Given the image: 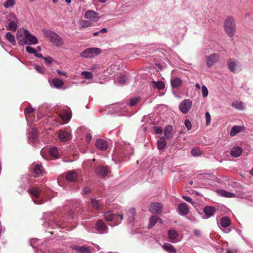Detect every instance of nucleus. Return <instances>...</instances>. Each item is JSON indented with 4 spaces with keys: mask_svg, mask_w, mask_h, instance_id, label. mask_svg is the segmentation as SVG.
<instances>
[{
    "mask_svg": "<svg viewBox=\"0 0 253 253\" xmlns=\"http://www.w3.org/2000/svg\"><path fill=\"white\" fill-rule=\"evenodd\" d=\"M42 34L44 37L47 38L50 42L56 44L57 46H61L63 44V41L61 37L55 32L48 29L42 30Z\"/></svg>",
    "mask_w": 253,
    "mask_h": 253,
    "instance_id": "1",
    "label": "nucleus"
},
{
    "mask_svg": "<svg viewBox=\"0 0 253 253\" xmlns=\"http://www.w3.org/2000/svg\"><path fill=\"white\" fill-rule=\"evenodd\" d=\"M224 28L228 36L232 37L236 33V26L234 19L232 17H228L225 20Z\"/></svg>",
    "mask_w": 253,
    "mask_h": 253,
    "instance_id": "2",
    "label": "nucleus"
},
{
    "mask_svg": "<svg viewBox=\"0 0 253 253\" xmlns=\"http://www.w3.org/2000/svg\"><path fill=\"white\" fill-rule=\"evenodd\" d=\"M101 52V49L97 47L88 48L81 53V56L84 58L93 57Z\"/></svg>",
    "mask_w": 253,
    "mask_h": 253,
    "instance_id": "3",
    "label": "nucleus"
},
{
    "mask_svg": "<svg viewBox=\"0 0 253 253\" xmlns=\"http://www.w3.org/2000/svg\"><path fill=\"white\" fill-rule=\"evenodd\" d=\"M227 66L229 70L233 73H237L241 70V66L238 61L229 59L227 62Z\"/></svg>",
    "mask_w": 253,
    "mask_h": 253,
    "instance_id": "4",
    "label": "nucleus"
},
{
    "mask_svg": "<svg viewBox=\"0 0 253 253\" xmlns=\"http://www.w3.org/2000/svg\"><path fill=\"white\" fill-rule=\"evenodd\" d=\"M192 104V102L190 99H184L180 103L179 108L182 113L186 114L191 108Z\"/></svg>",
    "mask_w": 253,
    "mask_h": 253,
    "instance_id": "5",
    "label": "nucleus"
},
{
    "mask_svg": "<svg viewBox=\"0 0 253 253\" xmlns=\"http://www.w3.org/2000/svg\"><path fill=\"white\" fill-rule=\"evenodd\" d=\"M84 17L93 22H96L99 19L98 13L93 10H87L84 15Z\"/></svg>",
    "mask_w": 253,
    "mask_h": 253,
    "instance_id": "6",
    "label": "nucleus"
},
{
    "mask_svg": "<svg viewBox=\"0 0 253 253\" xmlns=\"http://www.w3.org/2000/svg\"><path fill=\"white\" fill-rule=\"evenodd\" d=\"M32 169V174L33 177H37L42 175L43 172V168L41 164H33L31 166Z\"/></svg>",
    "mask_w": 253,
    "mask_h": 253,
    "instance_id": "7",
    "label": "nucleus"
},
{
    "mask_svg": "<svg viewBox=\"0 0 253 253\" xmlns=\"http://www.w3.org/2000/svg\"><path fill=\"white\" fill-rule=\"evenodd\" d=\"M57 133V137L59 140L61 142H66L71 139L72 135L69 132L67 131L60 129L58 131Z\"/></svg>",
    "mask_w": 253,
    "mask_h": 253,
    "instance_id": "8",
    "label": "nucleus"
},
{
    "mask_svg": "<svg viewBox=\"0 0 253 253\" xmlns=\"http://www.w3.org/2000/svg\"><path fill=\"white\" fill-rule=\"evenodd\" d=\"M163 209V205L160 203H152L150 205L149 210L153 213H161Z\"/></svg>",
    "mask_w": 253,
    "mask_h": 253,
    "instance_id": "9",
    "label": "nucleus"
},
{
    "mask_svg": "<svg viewBox=\"0 0 253 253\" xmlns=\"http://www.w3.org/2000/svg\"><path fill=\"white\" fill-rule=\"evenodd\" d=\"M219 60V56L218 54L213 53L207 57L205 60L206 65L210 67H211L214 63L217 62Z\"/></svg>",
    "mask_w": 253,
    "mask_h": 253,
    "instance_id": "10",
    "label": "nucleus"
},
{
    "mask_svg": "<svg viewBox=\"0 0 253 253\" xmlns=\"http://www.w3.org/2000/svg\"><path fill=\"white\" fill-rule=\"evenodd\" d=\"M78 177V174L73 170H70L66 172L65 175L66 179L69 182H76Z\"/></svg>",
    "mask_w": 253,
    "mask_h": 253,
    "instance_id": "11",
    "label": "nucleus"
},
{
    "mask_svg": "<svg viewBox=\"0 0 253 253\" xmlns=\"http://www.w3.org/2000/svg\"><path fill=\"white\" fill-rule=\"evenodd\" d=\"M72 249L76 251L77 253H91L92 251L91 247L78 246L77 245L73 246Z\"/></svg>",
    "mask_w": 253,
    "mask_h": 253,
    "instance_id": "12",
    "label": "nucleus"
},
{
    "mask_svg": "<svg viewBox=\"0 0 253 253\" xmlns=\"http://www.w3.org/2000/svg\"><path fill=\"white\" fill-rule=\"evenodd\" d=\"M108 227L102 220H98L96 223V229L100 233L107 232Z\"/></svg>",
    "mask_w": 253,
    "mask_h": 253,
    "instance_id": "13",
    "label": "nucleus"
},
{
    "mask_svg": "<svg viewBox=\"0 0 253 253\" xmlns=\"http://www.w3.org/2000/svg\"><path fill=\"white\" fill-rule=\"evenodd\" d=\"M24 33L26 34V38L27 39V42H28V44H35L38 42L37 38L31 34L28 30H25Z\"/></svg>",
    "mask_w": 253,
    "mask_h": 253,
    "instance_id": "14",
    "label": "nucleus"
},
{
    "mask_svg": "<svg viewBox=\"0 0 253 253\" xmlns=\"http://www.w3.org/2000/svg\"><path fill=\"white\" fill-rule=\"evenodd\" d=\"M173 128L171 125H168L164 129L165 138L167 139H171L173 137Z\"/></svg>",
    "mask_w": 253,
    "mask_h": 253,
    "instance_id": "15",
    "label": "nucleus"
},
{
    "mask_svg": "<svg viewBox=\"0 0 253 253\" xmlns=\"http://www.w3.org/2000/svg\"><path fill=\"white\" fill-rule=\"evenodd\" d=\"M170 84L172 88L177 89L181 85L182 81L178 77H174L171 79Z\"/></svg>",
    "mask_w": 253,
    "mask_h": 253,
    "instance_id": "16",
    "label": "nucleus"
},
{
    "mask_svg": "<svg viewBox=\"0 0 253 253\" xmlns=\"http://www.w3.org/2000/svg\"><path fill=\"white\" fill-rule=\"evenodd\" d=\"M95 145L98 149L105 150L107 148L108 143L106 141L99 139L96 140Z\"/></svg>",
    "mask_w": 253,
    "mask_h": 253,
    "instance_id": "17",
    "label": "nucleus"
},
{
    "mask_svg": "<svg viewBox=\"0 0 253 253\" xmlns=\"http://www.w3.org/2000/svg\"><path fill=\"white\" fill-rule=\"evenodd\" d=\"M96 173L101 177H105L107 175L108 170L106 167L98 166L95 170Z\"/></svg>",
    "mask_w": 253,
    "mask_h": 253,
    "instance_id": "18",
    "label": "nucleus"
},
{
    "mask_svg": "<svg viewBox=\"0 0 253 253\" xmlns=\"http://www.w3.org/2000/svg\"><path fill=\"white\" fill-rule=\"evenodd\" d=\"M178 209L181 214L185 215L189 212V209L185 203H180L178 206Z\"/></svg>",
    "mask_w": 253,
    "mask_h": 253,
    "instance_id": "19",
    "label": "nucleus"
},
{
    "mask_svg": "<svg viewBox=\"0 0 253 253\" xmlns=\"http://www.w3.org/2000/svg\"><path fill=\"white\" fill-rule=\"evenodd\" d=\"M91 203L92 208L96 211L102 209L103 207V204L99 200L92 198L91 199Z\"/></svg>",
    "mask_w": 253,
    "mask_h": 253,
    "instance_id": "20",
    "label": "nucleus"
},
{
    "mask_svg": "<svg viewBox=\"0 0 253 253\" xmlns=\"http://www.w3.org/2000/svg\"><path fill=\"white\" fill-rule=\"evenodd\" d=\"M243 152L242 149L239 146H235L232 148L230 151V155L234 157H238L240 156Z\"/></svg>",
    "mask_w": 253,
    "mask_h": 253,
    "instance_id": "21",
    "label": "nucleus"
},
{
    "mask_svg": "<svg viewBox=\"0 0 253 253\" xmlns=\"http://www.w3.org/2000/svg\"><path fill=\"white\" fill-rule=\"evenodd\" d=\"M203 211L207 217H210L213 215L215 209L213 207L207 206L204 207Z\"/></svg>",
    "mask_w": 253,
    "mask_h": 253,
    "instance_id": "22",
    "label": "nucleus"
},
{
    "mask_svg": "<svg viewBox=\"0 0 253 253\" xmlns=\"http://www.w3.org/2000/svg\"><path fill=\"white\" fill-rule=\"evenodd\" d=\"M168 234L170 241L172 243H175L178 236L177 232L174 230L170 229L169 230Z\"/></svg>",
    "mask_w": 253,
    "mask_h": 253,
    "instance_id": "23",
    "label": "nucleus"
},
{
    "mask_svg": "<svg viewBox=\"0 0 253 253\" xmlns=\"http://www.w3.org/2000/svg\"><path fill=\"white\" fill-rule=\"evenodd\" d=\"M136 214V210L134 208H131L129 209L127 212L128 220L130 222L134 221Z\"/></svg>",
    "mask_w": 253,
    "mask_h": 253,
    "instance_id": "24",
    "label": "nucleus"
},
{
    "mask_svg": "<svg viewBox=\"0 0 253 253\" xmlns=\"http://www.w3.org/2000/svg\"><path fill=\"white\" fill-rule=\"evenodd\" d=\"M167 142L164 136L161 137L157 141V147L159 150H163L165 148Z\"/></svg>",
    "mask_w": 253,
    "mask_h": 253,
    "instance_id": "25",
    "label": "nucleus"
},
{
    "mask_svg": "<svg viewBox=\"0 0 253 253\" xmlns=\"http://www.w3.org/2000/svg\"><path fill=\"white\" fill-rule=\"evenodd\" d=\"M28 192L30 194L34 196L36 198H38L40 193L41 190L37 187H34L28 190Z\"/></svg>",
    "mask_w": 253,
    "mask_h": 253,
    "instance_id": "26",
    "label": "nucleus"
},
{
    "mask_svg": "<svg viewBox=\"0 0 253 253\" xmlns=\"http://www.w3.org/2000/svg\"><path fill=\"white\" fill-rule=\"evenodd\" d=\"M104 217L108 221L114 220L117 217V214H114L111 211H108L104 213Z\"/></svg>",
    "mask_w": 253,
    "mask_h": 253,
    "instance_id": "27",
    "label": "nucleus"
},
{
    "mask_svg": "<svg viewBox=\"0 0 253 253\" xmlns=\"http://www.w3.org/2000/svg\"><path fill=\"white\" fill-rule=\"evenodd\" d=\"M51 83L56 88H60L64 84L63 81L58 78L53 79L51 80Z\"/></svg>",
    "mask_w": 253,
    "mask_h": 253,
    "instance_id": "28",
    "label": "nucleus"
},
{
    "mask_svg": "<svg viewBox=\"0 0 253 253\" xmlns=\"http://www.w3.org/2000/svg\"><path fill=\"white\" fill-rule=\"evenodd\" d=\"M220 225L223 227H227L231 224L230 218L227 216L222 217L220 220Z\"/></svg>",
    "mask_w": 253,
    "mask_h": 253,
    "instance_id": "29",
    "label": "nucleus"
},
{
    "mask_svg": "<svg viewBox=\"0 0 253 253\" xmlns=\"http://www.w3.org/2000/svg\"><path fill=\"white\" fill-rule=\"evenodd\" d=\"M163 248L167 252L170 253H176V250L174 249L173 246H172L171 244L165 243Z\"/></svg>",
    "mask_w": 253,
    "mask_h": 253,
    "instance_id": "30",
    "label": "nucleus"
},
{
    "mask_svg": "<svg viewBox=\"0 0 253 253\" xmlns=\"http://www.w3.org/2000/svg\"><path fill=\"white\" fill-rule=\"evenodd\" d=\"M18 42L22 45L28 44L27 39L26 38V34H24V36L19 35L17 37Z\"/></svg>",
    "mask_w": 253,
    "mask_h": 253,
    "instance_id": "31",
    "label": "nucleus"
},
{
    "mask_svg": "<svg viewBox=\"0 0 253 253\" xmlns=\"http://www.w3.org/2000/svg\"><path fill=\"white\" fill-rule=\"evenodd\" d=\"M242 127L241 126H235L232 127L230 130V135L231 136H234L237 133L240 132L242 130Z\"/></svg>",
    "mask_w": 253,
    "mask_h": 253,
    "instance_id": "32",
    "label": "nucleus"
},
{
    "mask_svg": "<svg viewBox=\"0 0 253 253\" xmlns=\"http://www.w3.org/2000/svg\"><path fill=\"white\" fill-rule=\"evenodd\" d=\"M60 116L62 120L65 122L69 121L71 117L70 113L67 111L63 112L60 113Z\"/></svg>",
    "mask_w": 253,
    "mask_h": 253,
    "instance_id": "33",
    "label": "nucleus"
},
{
    "mask_svg": "<svg viewBox=\"0 0 253 253\" xmlns=\"http://www.w3.org/2000/svg\"><path fill=\"white\" fill-rule=\"evenodd\" d=\"M152 83L153 84L154 87H156L159 90L163 89L165 86L164 83L162 81H153Z\"/></svg>",
    "mask_w": 253,
    "mask_h": 253,
    "instance_id": "34",
    "label": "nucleus"
},
{
    "mask_svg": "<svg viewBox=\"0 0 253 253\" xmlns=\"http://www.w3.org/2000/svg\"><path fill=\"white\" fill-rule=\"evenodd\" d=\"M6 39L13 45L16 44L14 36L10 32H7L5 35Z\"/></svg>",
    "mask_w": 253,
    "mask_h": 253,
    "instance_id": "35",
    "label": "nucleus"
},
{
    "mask_svg": "<svg viewBox=\"0 0 253 253\" xmlns=\"http://www.w3.org/2000/svg\"><path fill=\"white\" fill-rule=\"evenodd\" d=\"M49 153L51 156L54 158H58L59 157V153L58 150L56 147H51L49 150Z\"/></svg>",
    "mask_w": 253,
    "mask_h": 253,
    "instance_id": "36",
    "label": "nucleus"
},
{
    "mask_svg": "<svg viewBox=\"0 0 253 253\" xmlns=\"http://www.w3.org/2000/svg\"><path fill=\"white\" fill-rule=\"evenodd\" d=\"M232 106L236 109H239L241 110H243L244 108L243 103L241 101H234L232 103Z\"/></svg>",
    "mask_w": 253,
    "mask_h": 253,
    "instance_id": "37",
    "label": "nucleus"
},
{
    "mask_svg": "<svg viewBox=\"0 0 253 253\" xmlns=\"http://www.w3.org/2000/svg\"><path fill=\"white\" fill-rule=\"evenodd\" d=\"M219 193L221 196L225 197L232 198L235 196L234 193H230L223 190H220L219 191Z\"/></svg>",
    "mask_w": 253,
    "mask_h": 253,
    "instance_id": "38",
    "label": "nucleus"
},
{
    "mask_svg": "<svg viewBox=\"0 0 253 253\" xmlns=\"http://www.w3.org/2000/svg\"><path fill=\"white\" fill-rule=\"evenodd\" d=\"M159 217L157 216H152L150 218L149 228H151L158 222Z\"/></svg>",
    "mask_w": 253,
    "mask_h": 253,
    "instance_id": "39",
    "label": "nucleus"
},
{
    "mask_svg": "<svg viewBox=\"0 0 253 253\" xmlns=\"http://www.w3.org/2000/svg\"><path fill=\"white\" fill-rule=\"evenodd\" d=\"M93 23L88 20H82L80 25L82 28H87L93 26Z\"/></svg>",
    "mask_w": 253,
    "mask_h": 253,
    "instance_id": "40",
    "label": "nucleus"
},
{
    "mask_svg": "<svg viewBox=\"0 0 253 253\" xmlns=\"http://www.w3.org/2000/svg\"><path fill=\"white\" fill-rule=\"evenodd\" d=\"M17 28V25L15 22L11 21L8 25V29L12 32H15Z\"/></svg>",
    "mask_w": 253,
    "mask_h": 253,
    "instance_id": "41",
    "label": "nucleus"
},
{
    "mask_svg": "<svg viewBox=\"0 0 253 253\" xmlns=\"http://www.w3.org/2000/svg\"><path fill=\"white\" fill-rule=\"evenodd\" d=\"M15 3L14 0H7L4 3V6L7 8L9 7H12Z\"/></svg>",
    "mask_w": 253,
    "mask_h": 253,
    "instance_id": "42",
    "label": "nucleus"
},
{
    "mask_svg": "<svg viewBox=\"0 0 253 253\" xmlns=\"http://www.w3.org/2000/svg\"><path fill=\"white\" fill-rule=\"evenodd\" d=\"M82 75L84 76V78L86 79H92L93 74L89 72L83 71L82 72Z\"/></svg>",
    "mask_w": 253,
    "mask_h": 253,
    "instance_id": "43",
    "label": "nucleus"
},
{
    "mask_svg": "<svg viewBox=\"0 0 253 253\" xmlns=\"http://www.w3.org/2000/svg\"><path fill=\"white\" fill-rule=\"evenodd\" d=\"M191 154L194 156H199L202 154V152L199 149L194 148L192 150Z\"/></svg>",
    "mask_w": 253,
    "mask_h": 253,
    "instance_id": "44",
    "label": "nucleus"
},
{
    "mask_svg": "<svg viewBox=\"0 0 253 253\" xmlns=\"http://www.w3.org/2000/svg\"><path fill=\"white\" fill-rule=\"evenodd\" d=\"M35 110L31 107H27L25 109V114L26 117L34 113Z\"/></svg>",
    "mask_w": 253,
    "mask_h": 253,
    "instance_id": "45",
    "label": "nucleus"
},
{
    "mask_svg": "<svg viewBox=\"0 0 253 253\" xmlns=\"http://www.w3.org/2000/svg\"><path fill=\"white\" fill-rule=\"evenodd\" d=\"M153 130L156 134H162L163 133L162 128L161 126H156L153 127Z\"/></svg>",
    "mask_w": 253,
    "mask_h": 253,
    "instance_id": "46",
    "label": "nucleus"
},
{
    "mask_svg": "<svg viewBox=\"0 0 253 253\" xmlns=\"http://www.w3.org/2000/svg\"><path fill=\"white\" fill-rule=\"evenodd\" d=\"M127 80V78L125 75L121 76L119 77V82L121 84H125Z\"/></svg>",
    "mask_w": 253,
    "mask_h": 253,
    "instance_id": "47",
    "label": "nucleus"
},
{
    "mask_svg": "<svg viewBox=\"0 0 253 253\" xmlns=\"http://www.w3.org/2000/svg\"><path fill=\"white\" fill-rule=\"evenodd\" d=\"M26 50L28 53H33L35 54V53H36V52H37V50L35 48H34L29 46H27L26 47Z\"/></svg>",
    "mask_w": 253,
    "mask_h": 253,
    "instance_id": "48",
    "label": "nucleus"
},
{
    "mask_svg": "<svg viewBox=\"0 0 253 253\" xmlns=\"http://www.w3.org/2000/svg\"><path fill=\"white\" fill-rule=\"evenodd\" d=\"M202 91L203 97H205L208 96V90L206 86H205V85L202 86Z\"/></svg>",
    "mask_w": 253,
    "mask_h": 253,
    "instance_id": "49",
    "label": "nucleus"
},
{
    "mask_svg": "<svg viewBox=\"0 0 253 253\" xmlns=\"http://www.w3.org/2000/svg\"><path fill=\"white\" fill-rule=\"evenodd\" d=\"M138 98H132L129 102V106L131 107L135 106L138 103Z\"/></svg>",
    "mask_w": 253,
    "mask_h": 253,
    "instance_id": "50",
    "label": "nucleus"
},
{
    "mask_svg": "<svg viewBox=\"0 0 253 253\" xmlns=\"http://www.w3.org/2000/svg\"><path fill=\"white\" fill-rule=\"evenodd\" d=\"M35 69L38 73H41V74H43L45 71V70L43 68H42L40 66H38V65L35 66Z\"/></svg>",
    "mask_w": 253,
    "mask_h": 253,
    "instance_id": "51",
    "label": "nucleus"
},
{
    "mask_svg": "<svg viewBox=\"0 0 253 253\" xmlns=\"http://www.w3.org/2000/svg\"><path fill=\"white\" fill-rule=\"evenodd\" d=\"M206 119V125L208 126L210 125L211 123V116L209 112H206L205 114Z\"/></svg>",
    "mask_w": 253,
    "mask_h": 253,
    "instance_id": "52",
    "label": "nucleus"
},
{
    "mask_svg": "<svg viewBox=\"0 0 253 253\" xmlns=\"http://www.w3.org/2000/svg\"><path fill=\"white\" fill-rule=\"evenodd\" d=\"M184 124L188 130L191 129V127H192L191 123L189 120H188V119L185 120Z\"/></svg>",
    "mask_w": 253,
    "mask_h": 253,
    "instance_id": "53",
    "label": "nucleus"
},
{
    "mask_svg": "<svg viewBox=\"0 0 253 253\" xmlns=\"http://www.w3.org/2000/svg\"><path fill=\"white\" fill-rule=\"evenodd\" d=\"M182 198L185 201L192 204V205H194L195 204V203L193 202L192 199L189 197L183 196Z\"/></svg>",
    "mask_w": 253,
    "mask_h": 253,
    "instance_id": "54",
    "label": "nucleus"
},
{
    "mask_svg": "<svg viewBox=\"0 0 253 253\" xmlns=\"http://www.w3.org/2000/svg\"><path fill=\"white\" fill-rule=\"evenodd\" d=\"M43 59L47 65L50 64L52 62V59L50 57H44Z\"/></svg>",
    "mask_w": 253,
    "mask_h": 253,
    "instance_id": "55",
    "label": "nucleus"
},
{
    "mask_svg": "<svg viewBox=\"0 0 253 253\" xmlns=\"http://www.w3.org/2000/svg\"><path fill=\"white\" fill-rule=\"evenodd\" d=\"M90 191V189L89 187H86L84 189L83 193L84 194L86 195L89 193Z\"/></svg>",
    "mask_w": 253,
    "mask_h": 253,
    "instance_id": "56",
    "label": "nucleus"
},
{
    "mask_svg": "<svg viewBox=\"0 0 253 253\" xmlns=\"http://www.w3.org/2000/svg\"><path fill=\"white\" fill-rule=\"evenodd\" d=\"M56 71L60 75L64 76H66L67 75V73L65 72H62V71H61L60 70H57V69L56 70Z\"/></svg>",
    "mask_w": 253,
    "mask_h": 253,
    "instance_id": "57",
    "label": "nucleus"
},
{
    "mask_svg": "<svg viewBox=\"0 0 253 253\" xmlns=\"http://www.w3.org/2000/svg\"><path fill=\"white\" fill-rule=\"evenodd\" d=\"M194 233V235L197 237H200L201 236V232L199 230H195Z\"/></svg>",
    "mask_w": 253,
    "mask_h": 253,
    "instance_id": "58",
    "label": "nucleus"
},
{
    "mask_svg": "<svg viewBox=\"0 0 253 253\" xmlns=\"http://www.w3.org/2000/svg\"><path fill=\"white\" fill-rule=\"evenodd\" d=\"M91 135L90 134H87L86 135V141H87L88 142H89L90 141V140H91Z\"/></svg>",
    "mask_w": 253,
    "mask_h": 253,
    "instance_id": "59",
    "label": "nucleus"
},
{
    "mask_svg": "<svg viewBox=\"0 0 253 253\" xmlns=\"http://www.w3.org/2000/svg\"><path fill=\"white\" fill-rule=\"evenodd\" d=\"M118 216H120V219H121V221L118 222L117 224H119L121 223V221H122L124 219V216H123V214H117V217Z\"/></svg>",
    "mask_w": 253,
    "mask_h": 253,
    "instance_id": "60",
    "label": "nucleus"
},
{
    "mask_svg": "<svg viewBox=\"0 0 253 253\" xmlns=\"http://www.w3.org/2000/svg\"><path fill=\"white\" fill-rule=\"evenodd\" d=\"M107 30L106 28H104L99 31V32H100V33H107Z\"/></svg>",
    "mask_w": 253,
    "mask_h": 253,
    "instance_id": "61",
    "label": "nucleus"
},
{
    "mask_svg": "<svg viewBox=\"0 0 253 253\" xmlns=\"http://www.w3.org/2000/svg\"><path fill=\"white\" fill-rule=\"evenodd\" d=\"M35 56L37 57L42 58L43 59L44 58V57L42 56V55L41 53H38L36 52V53H35Z\"/></svg>",
    "mask_w": 253,
    "mask_h": 253,
    "instance_id": "62",
    "label": "nucleus"
},
{
    "mask_svg": "<svg viewBox=\"0 0 253 253\" xmlns=\"http://www.w3.org/2000/svg\"><path fill=\"white\" fill-rule=\"evenodd\" d=\"M195 86L196 87V88H197L198 89H200V85L197 83L195 85Z\"/></svg>",
    "mask_w": 253,
    "mask_h": 253,
    "instance_id": "63",
    "label": "nucleus"
},
{
    "mask_svg": "<svg viewBox=\"0 0 253 253\" xmlns=\"http://www.w3.org/2000/svg\"><path fill=\"white\" fill-rule=\"evenodd\" d=\"M250 173L253 176V168L250 171Z\"/></svg>",
    "mask_w": 253,
    "mask_h": 253,
    "instance_id": "64",
    "label": "nucleus"
}]
</instances>
